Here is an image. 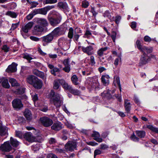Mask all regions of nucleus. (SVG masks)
Listing matches in <instances>:
<instances>
[{
    "label": "nucleus",
    "mask_w": 158,
    "mask_h": 158,
    "mask_svg": "<svg viewBox=\"0 0 158 158\" xmlns=\"http://www.w3.org/2000/svg\"><path fill=\"white\" fill-rule=\"evenodd\" d=\"M48 97L50 99V102H52L57 108L60 107L63 103L60 95L57 93H55L53 90L51 91Z\"/></svg>",
    "instance_id": "1"
},
{
    "label": "nucleus",
    "mask_w": 158,
    "mask_h": 158,
    "mask_svg": "<svg viewBox=\"0 0 158 158\" xmlns=\"http://www.w3.org/2000/svg\"><path fill=\"white\" fill-rule=\"evenodd\" d=\"M59 46L64 51L68 50L69 48L68 40L66 38L61 37L60 38L58 41Z\"/></svg>",
    "instance_id": "2"
},
{
    "label": "nucleus",
    "mask_w": 158,
    "mask_h": 158,
    "mask_svg": "<svg viewBox=\"0 0 158 158\" xmlns=\"http://www.w3.org/2000/svg\"><path fill=\"white\" fill-rule=\"evenodd\" d=\"M155 57L154 55H152L150 56L145 53H143L141 56L139 64L140 65L146 64L150 60L151 58L155 59Z\"/></svg>",
    "instance_id": "3"
},
{
    "label": "nucleus",
    "mask_w": 158,
    "mask_h": 158,
    "mask_svg": "<svg viewBox=\"0 0 158 158\" xmlns=\"http://www.w3.org/2000/svg\"><path fill=\"white\" fill-rule=\"evenodd\" d=\"M66 29L64 28L57 27L55 28L51 33L53 37H57L64 34Z\"/></svg>",
    "instance_id": "4"
},
{
    "label": "nucleus",
    "mask_w": 158,
    "mask_h": 158,
    "mask_svg": "<svg viewBox=\"0 0 158 158\" xmlns=\"http://www.w3.org/2000/svg\"><path fill=\"white\" fill-rule=\"evenodd\" d=\"M53 38L51 33L46 36L42 37L41 39L43 45L44 46L48 45L49 43L51 42Z\"/></svg>",
    "instance_id": "5"
},
{
    "label": "nucleus",
    "mask_w": 158,
    "mask_h": 158,
    "mask_svg": "<svg viewBox=\"0 0 158 158\" xmlns=\"http://www.w3.org/2000/svg\"><path fill=\"white\" fill-rule=\"evenodd\" d=\"M40 120L43 125L45 127H48L51 126L53 123L52 119L46 117L41 118Z\"/></svg>",
    "instance_id": "6"
},
{
    "label": "nucleus",
    "mask_w": 158,
    "mask_h": 158,
    "mask_svg": "<svg viewBox=\"0 0 158 158\" xmlns=\"http://www.w3.org/2000/svg\"><path fill=\"white\" fill-rule=\"evenodd\" d=\"M61 20V16L59 15L56 18L50 17L49 19L50 24L52 26H55L59 24Z\"/></svg>",
    "instance_id": "7"
},
{
    "label": "nucleus",
    "mask_w": 158,
    "mask_h": 158,
    "mask_svg": "<svg viewBox=\"0 0 158 158\" xmlns=\"http://www.w3.org/2000/svg\"><path fill=\"white\" fill-rule=\"evenodd\" d=\"M12 148L9 141L5 142L0 147L1 150L4 152H9L12 149Z\"/></svg>",
    "instance_id": "8"
},
{
    "label": "nucleus",
    "mask_w": 158,
    "mask_h": 158,
    "mask_svg": "<svg viewBox=\"0 0 158 158\" xmlns=\"http://www.w3.org/2000/svg\"><path fill=\"white\" fill-rule=\"evenodd\" d=\"M76 147V143L72 141H68L65 146V149L70 151H73Z\"/></svg>",
    "instance_id": "9"
},
{
    "label": "nucleus",
    "mask_w": 158,
    "mask_h": 158,
    "mask_svg": "<svg viewBox=\"0 0 158 158\" xmlns=\"http://www.w3.org/2000/svg\"><path fill=\"white\" fill-rule=\"evenodd\" d=\"M12 103L15 108L20 109L23 107V104L20 99L15 98L13 100Z\"/></svg>",
    "instance_id": "10"
},
{
    "label": "nucleus",
    "mask_w": 158,
    "mask_h": 158,
    "mask_svg": "<svg viewBox=\"0 0 158 158\" xmlns=\"http://www.w3.org/2000/svg\"><path fill=\"white\" fill-rule=\"evenodd\" d=\"M44 28L38 24L35 26L34 27L33 33L35 35H38L44 31Z\"/></svg>",
    "instance_id": "11"
},
{
    "label": "nucleus",
    "mask_w": 158,
    "mask_h": 158,
    "mask_svg": "<svg viewBox=\"0 0 158 158\" xmlns=\"http://www.w3.org/2000/svg\"><path fill=\"white\" fill-rule=\"evenodd\" d=\"M81 49L83 52L88 55H91L93 53V48L91 46H89L86 47H82Z\"/></svg>",
    "instance_id": "12"
},
{
    "label": "nucleus",
    "mask_w": 158,
    "mask_h": 158,
    "mask_svg": "<svg viewBox=\"0 0 158 158\" xmlns=\"http://www.w3.org/2000/svg\"><path fill=\"white\" fill-rule=\"evenodd\" d=\"M63 124L60 122H58L54 123L51 126V129L55 131H58L61 130Z\"/></svg>",
    "instance_id": "13"
},
{
    "label": "nucleus",
    "mask_w": 158,
    "mask_h": 158,
    "mask_svg": "<svg viewBox=\"0 0 158 158\" xmlns=\"http://www.w3.org/2000/svg\"><path fill=\"white\" fill-rule=\"evenodd\" d=\"M37 24L43 27L47 26L48 25V23L47 20L44 18H38L37 21Z\"/></svg>",
    "instance_id": "14"
},
{
    "label": "nucleus",
    "mask_w": 158,
    "mask_h": 158,
    "mask_svg": "<svg viewBox=\"0 0 158 158\" xmlns=\"http://www.w3.org/2000/svg\"><path fill=\"white\" fill-rule=\"evenodd\" d=\"M47 11L45 8H40L35 9L32 12V14L35 15L37 14H41L44 15H45L47 14Z\"/></svg>",
    "instance_id": "15"
},
{
    "label": "nucleus",
    "mask_w": 158,
    "mask_h": 158,
    "mask_svg": "<svg viewBox=\"0 0 158 158\" xmlns=\"http://www.w3.org/2000/svg\"><path fill=\"white\" fill-rule=\"evenodd\" d=\"M32 85L35 88L40 89L42 87V83L40 80L36 77Z\"/></svg>",
    "instance_id": "16"
},
{
    "label": "nucleus",
    "mask_w": 158,
    "mask_h": 158,
    "mask_svg": "<svg viewBox=\"0 0 158 158\" xmlns=\"http://www.w3.org/2000/svg\"><path fill=\"white\" fill-rule=\"evenodd\" d=\"M124 106L126 112L127 113H130L131 110V104L127 99H125L124 102Z\"/></svg>",
    "instance_id": "17"
},
{
    "label": "nucleus",
    "mask_w": 158,
    "mask_h": 158,
    "mask_svg": "<svg viewBox=\"0 0 158 158\" xmlns=\"http://www.w3.org/2000/svg\"><path fill=\"white\" fill-rule=\"evenodd\" d=\"M47 65L48 67L51 69V73L55 76H56V74L55 73L56 72H59L60 71L59 69L55 67L52 64L48 63Z\"/></svg>",
    "instance_id": "18"
},
{
    "label": "nucleus",
    "mask_w": 158,
    "mask_h": 158,
    "mask_svg": "<svg viewBox=\"0 0 158 158\" xmlns=\"http://www.w3.org/2000/svg\"><path fill=\"white\" fill-rule=\"evenodd\" d=\"M110 77L108 75H103L101 77L102 82L104 85H106L109 83Z\"/></svg>",
    "instance_id": "19"
},
{
    "label": "nucleus",
    "mask_w": 158,
    "mask_h": 158,
    "mask_svg": "<svg viewBox=\"0 0 158 158\" xmlns=\"http://www.w3.org/2000/svg\"><path fill=\"white\" fill-rule=\"evenodd\" d=\"M24 136V138L28 141L30 142H32L34 141V138L31 132H28L26 133Z\"/></svg>",
    "instance_id": "20"
},
{
    "label": "nucleus",
    "mask_w": 158,
    "mask_h": 158,
    "mask_svg": "<svg viewBox=\"0 0 158 158\" xmlns=\"http://www.w3.org/2000/svg\"><path fill=\"white\" fill-rule=\"evenodd\" d=\"M24 115L27 120L30 121L32 118V114L31 111L28 109H26L24 112Z\"/></svg>",
    "instance_id": "21"
},
{
    "label": "nucleus",
    "mask_w": 158,
    "mask_h": 158,
    "mask_svg": "<svg viewBox=\"0 0 158 158\" xmlns=\"http://www.w3.org/2000/svg\"><path fill=\"white\" fill-rule=\"evenodd\" d=\"M16 71V65L14 63H13L11 65L8 66L6 69V71L8 73L14 72Z\"/></svg>",
    "instance_id": "22"
},
{
    "label": "nucleus",
    "mask_w": 158,
    "mask_h": 158,
    "mask_svg": "<svg viewBox=\"0 0 158 158\" xmlns=\"http://www.w3.org/2000/svg\"><path fill=\"white\" fill-rule=\"evenodd\" d=\"M33 23V22H30L26 24L24 27H23V31L26 33L28 32V30L30 29L32 27Z\"/></svg>",
    "instance_id": "23"
},
{
    "label": "nucleus",
    "mask_w": 158,
    "mask_h": 158,
    "mask_svg": "<svg viewBox=\"0 0 158 158\" xmlns=\"http://www.w3.org/2000/svg\"><path fill=\"white\" fill-rule=\"evenodd\" d=\"M99 84L98 82H92L88 87L91 88V89H94L95 90H98L99 87Z\"/></svg>",
    "instance_id": "24"
},
{
    "label": "nucleus",
    "mask_w": 158,
    "mask_h": 158,
    "mask_svg": "<svg viewBox=\"0 0 158 158\" xmlns=\"http://www.w3.org/2000/svg\"><path fill=\"white\" fill-rule=\"evenodd\" d=\"M33 73L34 74L42 79H44L45 78L44 73L43 72L39 71L37 69H34L33 71Z\"/></svg>",
    "instance_id": "25"
},
{
    "label": "nucleus",
    "mask_w": 158,
    "mask_h": 158,
    "mask_svg": "<svg viewBox=\"0 0 158 158\" xmlns=\"http://www.w3.org/2000/svg\"><path fill=\"white\" fill-rule=\"evenodd\" d=\"M7 128L2 126V124L0 123V135H5L7 134Z\"/></svg>",
    "instance_id": "26"
},
{
    "label": "nucleus",
    "mask_w": 158,
    "mask_h": 158,
    "mask_svg": "<svg viewBox=\"0 0 158 158\" xmlns=\"http://www.w3.org/2000/svg\"><path fill=\"white\" fill-rule=\"evenodd\" d=\"M60 84L62 85L64 88L68 90H69L72 86L71 85H69L63 79L60 80Z\"/></svg>",
    "instance_id": "27"
},
{
    "label": "nucleus",
    "mask_w": 158,
    "mask_h": 158,
    "mask_svg": "<svg viewBox=\"0 0 158 158\" xmlns=\"http://www.w3.org/2000/svg\"><path fill=\"white\" fill-rule=\"evenodd\" d=\"M110 90L107 91H104L101 94V96L103 98H106L108 99H110L112 98V95L110 94Z\"/></svg>",
    "instance_id": "28"
},
{
    "label": "nucleus",
    "mask_w": 158,
    "mask_h": 158,
    "mask_svg": "<svg viewBox=\"0 0 158 158\" xmlns=\"http://www.w3.org/2000/svg\"><path fill=\"white\" fill-rule=\"evenodd\" d=\"M10 143L11 145L14 147H17L19 144V141L12 137L10 138Z\"/></svg>",
    "instance_id": "29"
},
{
    "label": "nucleus",
    "mask_w": 158,
    "mask_h": 158,
    "mask_svg": "<svg viewBox=\"0 0 158 158\" xmlns=\"http://www.w3.org/2000/svg\"><path fill=\"white\" fill-rule=\"evenodd\" d=\"M58 6L60 8H62L65 10H67L69 8L67 3L65 2H58Z\"/></svg>",
    "instance_id": "30"
},
{
    "label": "nucleus",
    "mask_w": 158,
    "mask_h": 158,
    "mask_svg": "<svg viewBox=\"0 0 158 158\" xmlns=\"http://www.w3.org/2000/svg\"><path fill=\"white\" fill-rule=\"evenodd\" d=\"M36 77L33 75L29 76L27 79V82L29 84L32 85Z\"/></svg>",
    "instance_id": "31"
},
{
    "label": "nucleus",
    "mask_w": 158,
    "mask_h": 158,
    "mask_svg": "<svg viewBox=\"0 0 158 158\" xmlns=\"http://www.w3.org/2000/svg\"><path fill=\"white\" fill-rule=\"evenodd\" d=\"M136 133L138 136L140 138H143L145 136V132L143 131H137Z\"/></svg>",
    "instance_id": "32"
},
{
    "label": "nucleus",
    "mask_w": 158,
    "mask_h": 158,
    "mask_svg": "<svg viewBox=\"0 0 158 158\" xmlns=\"http://www.w3.org/2000/svg\"><path fill=\"white\" fill-rule=\"evenodd\" d=\"M71 80L73 83L75 85H77L78 84V78L76 75H74L72 76L71 78Z\"/></svg>",
    "instance_id": "33"
},
{
    "label": "nucleus",
    "mask_w": 158,
    "mask_h": 158,
    "mask_svg": "<svg viewBox=\"0 0 158 158\" xmlns=\"http://www.w3.org/2000/svg\"><path fill=\"white\" fill-rule=\"evenodd\" d=\"M69 91L71 93L75 95H79L80 94V92L79 90L73 89L72 86Z\"/></svg>",
    "instance_id": "34"
},
{
    "label": "nucleus",
    "mask_w": 158,
    "mask_h": 158,
    "mask_svg": "<svg viewBox=\"0 0 158 158\" xmlns=\"http://www.w3.org/2000/svg\"><path fill=\"white\" fill-rule=\"evenodd\" d=\"M6 15L13 18H16L17 16V15L15 12L10 11H7Z\"/></svg>",
    "instance_id": "35"
},
{
    "label": "nucleus",
    "mask_w": 158,
    "mask_h": 158,
    "mask_svg": "<svg viewBox=\"0 0 158 158\" xmlns=\"http://www.w3.org/2000/svg\"><path fill=\"white\" fill-rule=\"evenodd\" d=\"M108 49V48L107 47L102 48L98 51L97 54L98 55L100 56H102L103 55V52L107 50Z\"/></svg>",
    "instance_id": "36"
},
{
    "label": "nucleus",
    "mask_w": 158,
    "mask_h": 158,
    "mask_svg": "<svg viewBox=\"0 0 158 158\" xmlns=\"http://www.w3.org/2000/svg\"><path fill=\"white\" fill-rule=\"evenodd\" d=\"M9 81L13 86H19V84L17 82L16 80L14 78H10Z\"/></svg>",
    "instance_id": "37"
},
{
    "label": "nucleus",
    "mask_w": 158,
    "mask_h": 158,
    "mask_svg": "<svg viewBox=\"0 0 158 158\" xmlns=\"http://www.w3.org/2000/svg\"><path fill=\"white\" fill-rule=\"evenodd\" d=\"M60 80H55L53 83V88L55 89H58L60 87L59 84H60Z\"/></svg>",
    "instance_id": "38"
},
{
    "label": "nucleus",
    "mask_w": 158,
    "mask_h": 158,
    "mask_svg": "<svg viewBox=\"0 0 158 158\" xmlns=\"http://www.w3.org/2000/svg\"><path fill=\"white\" fill-rule=\"evenodd\" d=\"M147 128L151 130L152 132L158 134V127H154L151 125H149L147 126Z\"/></svg>",
    "instance_id": "39"
},
{
    "label": "nucleus",
    "mask_w": 158,
    "mask_h": 158,
    "mask_svg": "<svg viewBox=\"0 0 158 158\" xmlns=\"http://www.w3.org/2000/svg\"><path fill=\"white\" fill-rule=\"evenodd\" d=\"M136 45L137 46V48L141 52L142 51L143 47L144 46H143L141 45V43L140 41L139 40H137L136 43Z\"/></svg>",
    "instance_id": "40"
},
{
    "label": "nucleus",
    "mask_w": 158,
    "mask_h": 158,
    "mask_svg": "<svg viewBox=\"0 0 158 158\" xmlns=\"http://www.w3.org/2000/svg\"><path fill=\"white\" fill-rule=\"evenodd\" d=\"M141 52H142L143 53H145V52H147L148 53H151L152 52V48H148L145 46H144Z\"/></svg>",
    "instance_id": "41"
},
{
    "label": "nucleus",
    "mask_w": 158,
    "mask_h": 158,
    "mask_svg": "<svg viewBox=\"0 0 158 158\" xmlns=\"http://www.w3.org/2000/svg\"><path fill=\"white\" fill-rule=\"evenodd\" d=\"M73 29L72 27H71L69 29L68 36L70 39L73 38Z\"/></svg>",
    "instance_id": "42"
},
{
    "label": "nucleus",
    "mask_w": 158,
    "mask_h": 158,
    "mask_svg": "<svg viewBox=\"0 0 158 158\" xmlns=\"http://www.w3.org/2000/svg\"><path fill=\"white\" fill-rule=\"evenodd\" d=\"M90 36H92V33L91 31L88 30H86L84 35L83 37L89 39L90 38Z\"/></svg>",
    "instance_id": "43"
},
{
    "label": "nucleus",
    "mask_w": 158,
    "mask_h": 158,
    "mask_svg": "<svg viewBox=\"0 0 158 158\" xmlns=\"http://www.w3.org/2000/svg\"><path fill=\"white\" fill-rule=\"evenodd\" d=\"M82 7L84 8H87L89 6V3L88 1L86 0L83 1L81 2Z\"/></svg>",
    "instance_id": "44"
},
{
    "label": "nucleus",
    "mask_w": 158,
    "mask_h": 158,
    "mask_svg": "<svg viewBox=\"0 0 158 158\" xmlns=\"http://www.w3.org/2000/svg\"><path fill=\"white\" fill-rule=\"evenodd\" d=\"M27 2L30 3L31 5L30 7L31 9H32L34 7H36L38 5V3L37 2H30L29 0H26Z\"/></svg>",
    "instance_id": "45"
},
{
    "label": "nucleus",
    "mask_w": 158,
    "mask_h": 158,
    "mask_svg": "<svg viewBox=\"0 0 158 158\" xmlns=\"http://www.w3.org/2000/svg\"><path fill=\"white\" fill-rule=\"evenodd\" d=\"M77 29V28L75 29V32H74V36L73 38V40L74 41L78 42V39L80 37V35L76 33L75 31Z\"/></svg>",
    "instance_id": "46"
},
{
    "label": "nucleus",
    "mask_w": 158,
    "mask_h": 158,
    "mask_svg": "<svg viewBox=\"0 0 158 158\" xmlns=\"http://www.w3.org/2000/svg\"><path fill=\"white\" fill-rule=\"evenodd\" d=\"M114 82L117 83V85L118 86V87L120 89V91H121V86L120 84V81L119 78L118 77H116V79H114Z\"/></svg>",
    "instance_id": "47"
},
{
    "label": "nucleus",
    "mask_w": 158,
    "mask_h": 158,
    "mask_svg": "<svg viewBox=\"0 0 158 158\" xmlns=\"http://www.w3.org/2000/svg\"><path fill=\"white\" fill-rule=\"evenodd\" d=\"M23 58L28 60L29 61V63L30 62V60L32 59V58L28 54H25L24 55Z\"/></svg>",
    "instance_id": "48"
},
{
    "label": "nucleus",
    "mask_w": 158,
    "mask_h": 158,
    "mask_svg": "<svg viewBox=\"0 0 158 158\" xmlns=\"http://www.w3.org/2000/svg\"><path fill=\"white\" fill-rule=\"evenodd\" d=\"M19 24V22L16 23L12 24L10 30H14L18 27Z\"/></svg>",
    "instance_id": "49"
},
{
    "label": "nucleus",
    "mask_w": 158,
    "mask_h": 158,
    "mask_svg": "<svg viewBox=\"0 0 158 158\" xmlns=\"http://www.w3.org/2000/svg\"><path fill=\"white\" fill-rule=\"evenodd\" d=\"M100 134L99 133L96 131H93L92 134V136L94 138H97L100 137Z\"/></svg>",
    "instance_id": "50"
},
{
    "label": "nucleus",
    "mask_w": 158,
    "mask_h": 158,
    "mask_svg": "<svg viewBox=\"0 0 158 158\" xmlns=\"http://www.w3.org/2000/svg\"><path fill=\"white\" fill-rule=\"evenodd\" d=\"M116 33L115 31H113L111 35V37L114 42H115V40L116 38Z\"/></svg>",
    "instance_id": "51"
},
{
    "label": "nucleus",
    "mask_w": 158,
    "mask_h": 158,
    "mask_svg": "<svg viewBox=\"0 0 158 158\" xmlns=\"http://www.w3.org/2000/svg\"><path fill=\"white\" fill-rule=\"evenodd\" d=\"M63 70L66 73H69L70 70V65L65 66V67L63 69Z\"/></svg>",
    "instance_id": "52"
},
{
    "label": "nucleus",
    "mask_w": 158,
    "mask_h": 158,
    "mask_svg": "<svg viewBox=\"0 0 158 158\" xmlns=\"http://www.w3.org/2000/svg\"><path fill=\"white\" fill-rule=\"evenodd\" d=\"M2 49L4 50L5 52H7L9 51L10 48L6 45H4L3 46Z\"/></svg>",
    "instance_id": "53"
},
{
    "label": "nucleus",
    "mask_w": 158,
    "mask_h": 158,
    "mask_svg": "<svg viewBox=\"0 0 158 158\" xmlns=\"http://www.w3.org/2000/svg\"><path fill=\"white\" fill-rule=\"evenodd\" d=\"M144 40L146 42H150L152 41V39L150 38L149 36L146 35L144 37Z\"/></svg>",
    "instance_id": "54"
},
{
    "label": "nucleus",
    "mask_w": 158,
    "mask_h": 158,
    "mask_svg": "<svg viewBox=\"0 0 158 158\" xmlns=\"http://www.w3.org/2000/svg\"><path fill=\"white\" fill-rule=\"evenodd\" d=\"M131 139L134 141H138L139 139L134 134L131 136Z\"/></svg>",
    "instance_id": "55"
},
{
    "label": "nucleus",
    "mask_w": 158,
    "mask_h": 158,
    "mask_svg": "<svg viewBox=\"0 0 158 158\" xmlns=\"http://www.w3.org/2000/svg\"><path fill=\"white\" fill-rule=\"evenodd\" d=\"M108 148V146L106 144H102L100 146V149L105 150Z\"/></svg>",
    "instance_id": "56"
},
{
    "label": "nucleus",
    "mask_w": 158,
    "mask_h": 158,
    "mask_svg": "<svg viewBox=\"0 0 158 158\" xmlns=\"http://www.w3.org/2000/svg\"><path fill=\"white\" fill-rule=\"evenodd\" d=\"M15 135L16 137L19 138H22L23 136L22 133L20 131H15Z\"/></svg>",
    "instance_id": "57"
},
{
    "label": "nucleus",
    "mask_w": 158,
    "mask_h": 158,
    "mask_svg": "<svg viewBox=\"0 0 158 158\" xmlns=\"http://www.w3.org/2000/svg\"><path fill=\"white\" fill-rule=\"evenodd\" d=\"M90 62L91 65L92 66L94 65L95 64L94 57L93 56H90Z\"/></svg>",
    "instance_id": "58"
},
{
    "label": "nucleus",
    "mask_w": 158,
    "mask_h": 158,
    "mask_svg": "<svg viewBox=\"0 0 158 158\" xmlns=\"http://www.w3.org/2000/svg\"><path fill=\"white\" fill-rule=\"evenodd\" d=\"M69 59L67 58L64 60L63 62V64H64V66L70 65L69 64Z\"/></svg>",
    "instance_id": "59"
},
{
    "label": "nucleus",
    "mask_w": 158,
    "mask_h": 158,
    "mask_svg": "<svg viewBox=\"0 0 158 158\" xmlns=\"http://www.w3.org/2000/svg\"><path fill=\"white\" fill-rule=\"evenodd\" d=\"M57 2V0H46V4H53Z\"/></svg>",
    "instance_id": "60"
},
{
    "label": "nucleus",
    "mask_w": 158,
    "mask_h": 158,
    "mask_svg": "<svg viewBox=\"0 0 158 158\" xmlns=\"http://www.w3.org/2000/svg\"><path fill=\"white\" fill-rule=\"evenodd\" d=\"M101 153V152L99 149H96L95 150L94 153V156L95 157V156L98 155L100 154Z\"/></svg>",
    "instance_id": "61"
},
{
    "label": "nucleus",
    "mask_w": 158,
    "mask_h": 158,
    "mask_svg": "<svg viewBox=\"0 0 158 158\" xmlns=\"http://www.w3.org/2000/svg\"><path fill=\"white\" fill-rule=\"evenodd\" d=\"M30 39L32 40L35 41H38L40 40V38L37 37L31 36L30 37Z\"/></svg>",
    "instance_id": "62"
},
{
    "label": "nucleus",
    "mask_w": 158,
    "mask_h": 158,
    "mask_svg": "<svg viewBox=\"0 0 158 158\" xmlns=\"http://www.w3.org/2000/svg\"><path fill=\"white\" fill-rule=\"evenodd\" d=\"M18 93L19 94H22L24 93L25 92V89L23 88H20L17 90Z\"/></svg>",
    "instance_id": "63"
},
{
    "label": "nucleus",
    "mask_w": 158,
    "mask_h": 158,
    "mask_svg": "<svg viewBox=\"0 0 158 158\" xmlns=\"http://www.w3.org/2000/svg\"><path fill=\"white\" fill-rule=\"evenodd\" d=\"M48 158H57L56 156L53 154H50L48 156Z\"/></svg>",
    "instance_id": "64"
}]
</instances>
